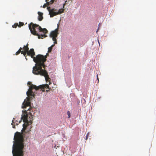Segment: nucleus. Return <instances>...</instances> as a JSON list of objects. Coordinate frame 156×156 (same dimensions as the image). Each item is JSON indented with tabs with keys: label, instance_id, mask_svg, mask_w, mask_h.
<instances>
[{
	"label": "nucleus",
	"instance_id": "obj_16",
	"mask_svg": "<svg viewBox=\"0 0 156 156\" xmlns=\"http://www.w3.org/2000/svg\"><path fill=\"white\" fill-rule=\"evenodd\" d=\"M22 51H20L19 50H18L16 53V55H19L20 53H21Z\"/></svg>",
	"mask_w": 156,
	"mask_h": 156
},
{
	"label": "nucleus",
	"instance_id": "obj_15",
	"mask_svg": "<svg viewBox=\"0 0 156 156\" xmlns=\"http://www.w3.org/2000/svg\"><path fill=\"white\" fill-rule=\"evenodd\" d=\"M17 26L18 27V23H15L12 26V27L14 28H16Z\"/></svg>",
	"mask_w": 156,
	"mask_h": 156
},
{
	"label": "nucleus",
	"instance_id": "obj_14",
	"mask_svg": "<svg viewBox=\"0 0 156 156\" xmlns=\"http://www.w3.org/2000/svg\"><path fill=\"white\" fill-rule=\"evenodd\" d=\"M24 25V23L23 22H19V25H18L19 27H20L21 26H23Z\"/></svg>",
	"mask_w": 156,
	"mask_h": 156
},
{
	"label": "nucleus",
	"instance_id": "obj_2",
	"mask_svg": "<svg viewBox=\"0 0 156 156\" xmlns=\"http://www.w3.org/2000/svg\"><path fill=\"white\" fill-rule=\"evenodd\" d=\"M33 117L32 115H30V116H29V115L27 114V112H26L23 114V115H22L21 118V119L19 121V122H18L17 121L15 120V118H13L12 121V123H16V125H18L22 121V120H23V122H24V123L23 125V128L22 130V132L21 133H20L17 132L15 133L14 137V141H13V142L14 143L16 141L14 139L15 136L17 135L16 134V133H18L19 134V135H20V136H21V138H22L23 140L22 143L23 145L24 146L23 143L24 140L23 137V133L25 132V131L26 129L27 126L32 123V121L33 120Z\"/></svg>",
	"mask_w": 156,
	"mask_h": 156
},
{
	"label": "nucleus",
	"instance_id": "obj_12",
	"mask_svg": "<svg viewBox=\"0 0 156 156\" xmlns=\"http://www.w3.org/2000/svg\"><path fill=\"white\" fill-rule=\"evenodd\" d=\"M23 51H28L29 50V48L28 47V46H25V45H24L23 47Z\"/></svg>",
	"mask_w": 156,
	"mask_h": 156
},
{
	"label": "nucleus",
	"instance_id": "obj_26",
	"mask_svg": "<svg viewBox=\"0 0 156 156\" xmlns=\"http://www.w3.org/2000/svg\"><path fill=\"white\" fill-rule=\"evenodd\" d=\"M48 91V90H47V91Z\"/></svg>",
	"mask_w": 156,
	"mask_h": 156
},
{
	"label": "nucleus",
	"instance_id": "obj_5",
	"mask_svg": "<svg viewBox=\"0 0 156 156\" xmlns=\"http://www.w3.org/2000/svg\"><path fill=\"white\" fill-rule=\"evenodd\" d=\"M28 84L30 85L29 86V90L27 92V94L28 97L27 98V100H25L24 101L23 103L22 108H25L27 106H30V101L31 98H32V97L31 98L30 96H31L33 97H34V94L32 91V90L33 89H35V88L31 89V92H30V93L29 92L30 90V87L33 84H32L30 82H28Z\"/></svg>",
	"mask_w": 156,
	"mask_h": 156
},
{
	"label": "nucleus",
	"instance_id": "obj_6",
	"mask_svg": "<svg viewBox=\"0 0 156 156\" xmlns=\"http://www.w3.org/2000/svg\"><path fill=\"white\" fill-rule=\"evenodd\" d=\"M58 29L57 28L55 30L52 31L50 34V37L52 38L53 41H54V44H52L51 46L48 48V52L49 53L51 52L52 48L54 46L55 44H57V39L56 38L58 34Z\"/></svg>",
	"mask_w": 156,
	"mask_h": 156
},
{
	"label": "nucleus",
	"instance_id": "obj_22",
	"mask_svg": "<svg viewBox=\"0 0 156 156\" xmlns=\"http://www.w3.org/2000/svg\"><path fill=\"white\" fill-rule=\"evenodd\" d=\"M12 127L13 128H15V125H12Z\"/></svg>",
	"mask_w": 156,
	"mask_h": 156
},
{
	"label": "nucleus",
	"instance_id": "obj_21",
	"mask_svg": "<svg viewBox=\"0 0 156 156\" xmlns=\"http://www.w3.org/2000/svg\"><path fill=\"white\" fill-rule=\"evenodd\" d=\"M22 48L21 47H20L18 50L20 51H22Z\"/></svg>",
	"mask_w": 156,
	"mask_h": 156
},
{
	"label": "nucleus",
	"instance_id": "obj_3",
	"mask_svg": "<svg viewBox=\"0 0 156 156\" xmlns=\"http://www.w3.org/2000/svg\"><path fill=\"white\" fill-rule=\"evenodd\" d=\"M15 136V142L13 144L12 147V153L13 156H23L24 151L23 149L24 146L22 143V139L18 133Z\"/></svg>",
	"mask_w": 156,
	"mask_h": 156
},
{
	"label": "nucleus",
	"instance_id": "obj_9",
	"mask_svg": "<svg viewBox=\"0 0 156 156\" xmlns=\"http://www.w3.org/2000/svg\"><path fill=\"white\" fill-rule=\"evenodd\" d=\"M38 20L39 21H41L43 20V13L41 12H38Z\"/></svg>",
	"mask_w": 156,
	"mask_h": 156
},
{
	"label": "nucleus",
	"instance_id": "obj_13",
	"mask_svg": "<svg viewBox=\"0 0 156 156\" xmlns=\"http://www.w3.org/2000/svg\"><path fill=\"white\" fill-rule=\"evenodd\" d=\"M27 51H22L21 54H23L24 56L25 57V58L27 60V58L26 54H27Z\"/></svg>",
	"mask_w": 156,
	"mask_h": 156
},
{
	"label": "nucleus",
	"instance_id": "obj_17",
	"mask_svg": "<svg viewBox=\"0 0 156 156\" xmlns=\"http://www.w3.org/2000/svg\"><path fill=\"white\" fill-rule=\"evenodd\" d=\"M67 113L69 116L68 118H70V115L69 112V111H68L67 112Z\"/></svg>",
	"mask_w": 156,
	"mask_h": 156
},
{
	"label": "nucleus",
	"instance_id": "obj_1",
	"mask_svg": "<svg viewBox=\"0 0 156 156\" xmlns=\"http://www.w3.org/2000/svg\"><path fill=\"white\" fill-rule=\"evenodd\" d=\"M27 55L30 56L33 59L34 61L36 63L35 65L33 67V73L36 75H40L44 76L47 81L49 79V75L47 71L45 69V65L44 62L46 61L47 55L48 53H47L46 55L44 56L41 55H38L36 57L34 56L35 53L34 49L31 48L29 51L28 50Z\"/></svg>",
	"mask_w": 156,
	"mask_h": 156
},
{
	"label": "nucleus",
	"instance_id": "obj_25",
	"mask_svg": "<svg viewBox=\"0 0 156 156\" xmlns=\"http://www.w3.org/2000/svg\"><path fill=\"white\" fill-rule=\"evenodd\" d=\"M98 30H97L96 32H98Z\"/></svg>",
	"mask_w": 156,
	"mask_h": 156
},
{
	"label": "nucleus",
	"instance_id": "obj_10",
	"mask_svg": "<svg viewBox=\"0 0 156 156\" xmlns=\"http://www.w3.org/2000/svg\"><path fill=\"white\" fill-rule=\"evenodd\" d=\"M54 1L55 0H46L48 5L52 4L54 2Z\"/></svg>",
	"mask_w": 156,
	"mask_h": 156
},
{
	"label": "nucleus",
	"instance_id": "obj_4",
	"mask_svg": "<svg viewBox=\"0 0 156 156\" xmlns=\"http://www.w3.org/2000/svg\"><path fill=\"white\" fill-rule=\"evenodd\" d=\"M28 27L31 33L38 36V38L40 39L41 37L43 38V37H47L46 34L48 31L46 29H43L39 25L32 22L29 24Z\"/></svg>",
	"mask_w": 156,
	"mask_h": 156
},
{
	"label": "nucleus",
	"instance_id": "obj_18",
	"mask_svg": "<svg viewBox=\"0 0 156 156\" xmlns=\"http://www.w3.org/2000/svg\"><path fill=\"white\" fill-rule=\"evenodd\" d=\"M89 135V133H87L86 136V139H85L86 140H87Z\"/></svg>",
	"mask_w": 156,
	"mask_h": 156
},
{
	"label": "nucleus",
	"instance_id": "obj_11",
	"mask_svg": "<svg viewBox=\"0 0 156 156\" xmlns=\"http://www.w3.org/2000/svg\"><path fill=\"white\" fill-rule=\"evenodd\" d=\"M64 9H60L59 11L58 12H55V13L54 14H56V15L62 13L64 12Z\"/></svg>",
	"mask_w": 156,
	"mask_h": 156
},
{
	"label": "nucleus",
	"instance_id": "obj_8",
	"mask_svg": "<svg viewBox=\"0 0 156 156\" xmlns=\"http://www.w3.org/2000/svg\"><path fill=\"white\" fill-rule=\"evenodd\" d=\"M47 9L49 12V14L51 17H52L56 15V14H54L55 12L53 11L54 9H51L50 7H48Z\"/></svg>",
	"mask_w": 156,
	"mask_h": 156
},
{
	"label": "nucleus",
	"instance_id": "obj_7",
	"mask_svg": "<svg viewBox=\"0 0 156 156\" xmlns=\"http://www.w3.org/2000/svg\"><path fill=\"white\" fill-rule=\"evenodd\" d=\"M49 87V85L47 84H45V85H40L39 86H37L35 85H32L30 87V90L29 92H31V89L32 88H35L36 90H38L40 89L42 91L44 92L45 91L44 89L45 88H48Z\"/></svg>",
	"mask_w": 156,
	"mask_h": 156
},
{
	"label": "nucleus",
	"instance_id": "obj_19",
	"mask_svg": "<svg viewBox=\"0 0 156 156\" xmlns=\"http://www.w3.org/2000/svg\"><path fill=\"white\" fill-rule=\"evenodd\" d=\"M47 6L46 4H45L43 6V7L44 8H45Z\"/></svg>",
	"mask_w": 156,
	"mask_h": 156
},
{
	"label": "nucleus",
	"instance_id": "obj_23",
	"mask_svg": "<svg viewBox=\"0 0 156 156\" xmlns=\"http://www.w3.org/2000/svg\"><path fill=\"white\" fill-rule=\"evenodd\" d=\"M28 46V44H27L26 45H25V46Z\"/></svg>",
	"mask_w": 156,
	"mask_h": 156
},
{
	"label": "nucleus",
	"instance_id": "obj_24",
	"mask_svg": "<svg viewBox=\"0 0 156 156\" xmlns=\"http://www.w3.org/2000/svg\"><path fill=\"white\" fill-rule=\"evenodd\" d=\"M98 43L99 44H100V43H99V40H98Z\"/></svg>",
	"mask_w": 156,
	"mask_h": 156
},
{
	"label": "nucleus",
	"instance_id": "obj_20",
	"mask_svg": "<svg viewBox=\"0 0 156 156\" xmlns=\"http://www.w3.org/2000/svg\"><path fill=\"white\" fill-rule=\"evenodd\" d=\"M97 79L98 81V82L99 83V78H98V74L97 75Z\"/></svg>",
	"mask_w": 156,
	"mask_h": 156
}]
</instances>
